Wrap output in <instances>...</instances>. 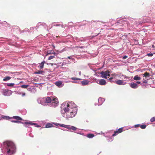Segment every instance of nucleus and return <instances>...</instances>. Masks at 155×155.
Returning <instances> with one entry per match:
<instances>
[{
  "label": "nucleus",
  "mask_w": 155,
  "mask_h": 155,
  "mask_svg": "<svg viewBox=\"0 0 155 155\" xmlns=\"http://www.w3.org/2000/svg\"><path fill=\"white\" fill-rule=\"evenodd\" d=\"M2 150L5 155H13L16 152V147L12 142L6 141L3 142Z\"/></svg>",
  "instance_id": "nucleus-1"
},
{
  "label": "nucleus",
  "mask_w": 155,
  "mask_h": 155,
  "mask_svg": "<svg viewBox=\"0 0 155 155\" xmlns=\"http://www.w3.org/2000/svg\"><path fill=\"white\" fill-rule=\"evenodd\" d=\"M64 127L63 129H61L64 131H75V132L76 133L82 135L83 133L81 132V131L82 130V129H79L76 128L75 127Z\"/></svg>",
  "instance_id": "nucleus-2"
},
{
  "label": "nucleus",
  "mask_w": 155,
  "mask_h": 155,
  "mask_svg": "<svg viewBox=\"0 0 155 155\" xmlns=\"http://www.w3.org/2000/svg\"><path fill=\"white\" fill-rule=\"evenodd\" d=\"M130 128L129 127H123L119 128L117 130L114 131V133L112 134V136L113 137L116 136L123 131L129 129Z\"/></svg>",
  "instance_id": "nucleus-3"
},
{
  "label": "nucleus",
  "mask_w": 155,
  "mask_h": 155,
  "mask_svg": "<svg viewBox=\"0 0 155 155\" xmlns=\"http://www.w3.org/2000/svg\"><path fill=\"white\" fill-rule=\"evenodd\" d=\"M64 105V110L65 113L69 111L70 110L74 107V105H73L71 102H66L62 105Z\"/></svg>",
  "instance_id": "nucleus-4"
},
{
  "label": "nucleus",
  "mask_w": 155,
  "mask_h": 155,
  "mask_svg": "<svg viewBox=\"0 0 155 155\" xmlns=\"http://www.w3.org/2000/svg\"><path fill=\"white\" fill-rule=\"evenodd\" d=\"M12 122H14L17 123H21L22 124H25L26 125H36V124L34 123L31 122L29 121H27L25 122H21L20 121H19L18 120H12Z\"/></svg>",
  "instance_id": "nucleus-5"
},
{
  "label": "nucleus",
  "mask_w": 155,
  "mask_h": 155,
  "mask_svg": "<svg viewBox=\"0 0 155 155\" xmlns=\"http://www.w3.org/2000/svg\"><path fill=\"white\" fill-rule=\"evenodd\" d=\"M100 74L101 75V77L106 79L110 76V72L108 71H102L101 72Z\"/></svg>",
  "instance_id": "nucleus-6"
},
{
  "label": "nucleus",
  "mask_w": 155,
  "mask_h": 155,
  "mask_svg": "<svg viewBox=\"0 0 155 155\" xmlns=\"http://www.w3.org/2000/svg\"><path fill=\"white\" fill-rule=\"evenodd\" d=\"M12 93V91L10 90H5L3 91V94L5 96H9Z\"/></svg>",
  "instance_id": "nucleus-7"
},
{
  "label": "nucleus",
  "mask_w": 155,
  "mask_h": 155,
  "mask_svg": "<svg viewBox=\"0 0 155 155\" xmlns=\"http://www.w3.org/2000/svg\"><path fill=\"white\" fill-rule=\"evenodd\" d=\"M66 113V116L68 118H72L74 117L76 114H74V113L70 111Z\"/></svg>",
  "instance_id": "nucleus-8"
},
{
  "label": "nucleus",
  "mask_w": 155,
  "mask_h": 155,
  "mask_svg": "<svg viewBox=\"0 0 155 155\" xmlns=\"http://www.w3.org/2000/svg\"><path fill=\"white\" fill-rule=\"evenodd\" d=\"M97 83L101 85H104L106 84V82L104 79H100L97 81Z\"/></svg>",
  "instance_id": "nucleus-9"
},
{
  "label": "nucleus",
  "mask_w": 155,
  "mask_h": 155,
  "mask_svg": "<svg viewBox=\"0 0 155 155\" xmlns=\"http://www.w3.org/2000/svg\"><path fill=\"white\" fill-rule=\"evenodd\" d=\"M74 107L70 110V111L74 113V114H76L77 113V108L75 107V105L73 104Z\"/></svg>",
  "instance_id": "nucleus-10"
},
{
  "label": "nucleus",
  "mask_w": 155,
  "mask_h": 155,
  "mask_svg": "<svg viewBox=\"0 0 155 155\" xmlns=\"http://www.w3.org/2000/svg\"><path fill=\"white\" fill-rule=\"evenodd\" d=\"M43 100L44 101H45L46 103H50L52 101L51 99L48 97H44L43 98Z\"/></svg>",
  "instance_id": "nucleus-11"
},
{
  "label": "nucleus",
  "mask_w": 155,
  "mask_h": 155,
  "mask_svg": "<svg viewBox=\"0 0 155 155\" xmlns=\"http://www.w3.org/2000/svg\"><path fill=\"white\" fill-rule=\"evenodd\" d=\"M130 87L133 88H136L138 87V85L136 83H130Z\"/></svg>",
  "instance_id": "nucleus-12"
},
{
  "label": "nucleus",
  "mask_w": 155,
  "mask_h": 155,
  "mask_svg": "<svg viewBox=\"0 0 155 155\" xmlns=\"http://www.w3.org/2000/svg\"><path fill=\"white\" fill-rule=\"evenodd\" d=\"M115 83L119 85H121L122 84H125V83L123 82V81L122 80H119L117 81H115Z\"/></svg>",
  "instance_id": "nucleus-13"
},
{
  "label": "nucleus",
  "mask_w": 155,
  "mask_h": 155,
  "mask_svg": "<svg viewBox=\"0 0 155 155\" xmlns=\"http://www.w3.org/2000/svg\"><path fill=\"white\" fill-rule=\"evenodd\" d=\"M51 101H52V104H54V106H56L58 103V99L57 98L53 99Z\"/></svg>",
  "instance_id": "nucleus-14"
},
{
  "label": "nucleus",
  "mask_w": 155,
  "mask_h": 155,
  "mask_svg": "<svg viewBox=\"0 0 155 155\" xmlns=\"http://www.w3.org/2000/svg\"><path fill=\"white\" fill-rule=\"evenodd\" d=\"M45 62V61H43L41 63H39V65L38 67H39L40 69H42L43 68Z\"/></svg>",
  "instance_id": "nucleus-15"
},
{
  "label": "nucleus",
  "mask_w": 155,
  "mask_h": 155,
  "mask_svg": "<svg viewBox=\"0 0 155 155\" xmlns=\"http://www.w3.org/2000/svg\"><path fill=\"white\" fill-rule=\"evenodd\" d=\"M89 82V81L87 80H84L81 82V83L83 85H86L88 84Z\"/></svg>",
  "instance_id": "nucleus-16"
},
{
  "label": "nucleus",
  "mask_w": 155,
  "mask_h": 155,
  "mask_svg": "<svg viewBox=\"0 0 155 155\" xmlns=\"http://www.w3.org/2000/svg\"><path fill=\"white\" fill-rule=\"evenodd\" d=\"M141 79V78L138 75L135 76L134 78V80H140Z\"/></svg>",
  "instance_id": "nucleus-17"
},
{
  "label": "nucleus",
  "mask_w": 155,
  "mask_h": 155,
  "mask_svg": "<svg viewBox=\"0 0 155 155\" xmlns=\"http://www.w3.org/2000/svg\"><path fill=\"white\" fill-rule=\"evenodd\" d=\"M12 118L14 119H16L18 120H22V119L20 117L18 116H13Z\"/></svg>",
  "instance_id": "nucleus-18"
},
{
  "label": "nucleus",
  "mask_w": 155,
  "mask_h": 155,
  "mask_svg": "<svg viewBox=\"0 0 155 155\" xmlns=\"http://www.w3.org/2000/svg\"><path fill=\"white\" fill-rule=\"evenodd\" d=\"M52 124H53L55 125L56 126H69V125H64L63 124H60L57 123H52Z\"/></svg>",
  "instance_id": "nucleus-19"
},
{
  "label": "nucleus",
  "mask_w": 155,
  "mask_h": 155,
  "mask_svg": "<svg viewBox=\"0 0 155 155\" xmlns=\"http://www.w3.org/2000/svg\"><path fill=\"white\" fill-rule=\"evenodd\" d=\"M94 136V134H87V137L89 138H92Z\"/></svg>",
  "instance_id": "nucleus-20"
},
{
  "label": "nucleus",
  "mask_w": 155,
  "mask_h": 155,
  "mask_svg": "<svg viewBox=\"0 0 155 155\" xmlns=\"http://www.w3.org/2000/svg\"><path fill=\"white\" fill-rule=\"evenodd\" d=\"M62 84V82L61 81H57L55 83V85L58 87L61 85Z\"/></svg>",
  "instance_id": "nucleus-21"
},
{
  "label": "nucleus",
  "mask_w": 155,
  "mask_h": 155,
  "mask_svg": "<svg viewBox=\"0 0 155 155\" xmlns=\"http://www.w3.org/2000/svg\"><path fill=\"white\" fill-rule=\"evenodd\" d=\"M143 76L146 77V78L147 77H149L150 76L149 73H148L147 72H145L143 74Z\"/></svg>",
  "instance_id": "nucleus-22"
},
{
  "label": "nucleus",
  "mask_w": 155,
  "mask_h": 155,
  "mask_svg": "<svg viewBox=\"0 0 155 155\" xmlns=\"http://www.w3.org/2000/svg\"><path fill=\"white\" fill-rule=\"evenodd\" d=\"M113 140L114 138L112 137H108L107 139V140L109 142H111Z\"/></svg>",
  "instance_id": "nucleus-23"
},
{
  "label": "nucleus",
  "mask_w": 155,
  "mask_h": 155,
  "mask_svg": "<svg viewBox=\"0 0 155 155\" xmlns=\"http://www.w3.org/2000/svg\"><path fill=\"white\" fill-rule=\"evenodd\" d=\"M11 77L9 76H7L5 78H4L3 81H6L10 79Z\"/></svg>",
  "instance_id": "nucleus-24"
},
{
  "label": "nucleus",
  "mask_w": 155,
  "mask_h": 155,
  "mask_svg": "<svg viewBox=\"0 0 155 155\" xmlns=\"http://www.w3.org/2000/svg\"><path fill=\"white\" fill-rule=\"evenodd\" d=\"M43 72V71H37L35 72V74H41Z\"/></svg>",
  "instance_id": "nucleus-25"
},
{
  "label": "nucleus",
  "mask_w": 155,
  "mask_h": 155,
  "mask_svg": "<svg viewBox=\"0 0 155 155\" xmlns=\"http://www.w3.org/2000/svg\"><path fill=\"white\" fill-rule=\"evenodd\" d=\"M104 99L103 98H100L98 99L99 102L100 101H101V102L100 103V104H102L104 101Z\"/></svg>",
  "instance_id": "nucleus-26"
},
{
  "label": "nucleus",
  "mask_w": 155,
  "mask_h": 155,
  "mask_svg": "<svg viewBox=\"0 0 155 155\" xmlns=\"http://www.w3.org/2000/svg\"><path fill=\"white\" fill-rule=\"evenodd\" d=\"M29 85H22L21 87L22 88H26Z\"/></svg>",
  "instance_id": "nucleus-27"
},
{
  "label": "nucleus",
  "mask_w": 155,
  "mask_h": 155,
  "mask_svg": "<svg viewBox=\"0 0 155 155\" xmlns=\"http://www.w3.org/2000/svg\"><path fill=\"white\" fill-rule=\"evenodd\" d=\"M14 85H15V84L14 83H8L7 85V86H8L13 87Z\"/></svg>",
  "instance_id": "nucleus-28"
},
{
  "label": "nucleus",
  "mask_w": 155,
  "mask_h": 155,
  "mask_svg": "<svg viewBox=\"0 0 155 155\" xmlns=\"http://www.w3.org/2000/svg\"><path fill=\"white\" fill-rule=\"evenodd\" d=\"M150 121L151 122H153L155 121V117L151 118L150 120Z\"/></svg>",
  "instance_id": "nucleus-29"
},
{
  "label": "nucleus",
  "mask_w": 155,
  "mask_h": 155,
  "mask_svg": "<svg viewBox=\"0 0 155 155\" xmlns=\"http://www.w3.org/2000/svg\"><path fill=\"white\" fill-rule=\"evenodd\" d=\"M71 79L73 80H80L81 79L80 78H72Z\"/></svg>",
  "instance_id": "nucleus-30"
},
{
  "label": "nucleus",
  "mask_w": 155,
  "mask_h": 155,
  "mask_svg": "<svg viewBox=\"0 0 155 155\" xmlns=\"http://www.w3.org/2000/svg\"><path fill=\"white\" fill-rule=\"evenodd\" d=\"M55 57L54 56H50L49 58H48V59L49 60H51V59H52L54 58Z\"/></svg>",
  "instance_id": "nucleus-31"
},
{
  "label": "nucleus",
  "mask_w": 155,
  "mask_h": 155,
  "mask_svg": "<svg viewBox=\"0 0 155 155\" xmlns=\"http://www.w3.org/2000/svg\"><path fill=\"white\" fill-rule=\"evenodd\" d=\"M134 126H146V125L145 124L141 125L140 124H138L135 125H134Z\"/></svg>",
  "instance_id": "nucleus-32"
},
{
  "label": "nucleus",
  "mask_w": 155,
  "mask_h": 155,
  "mask_svg": "<svg viewBox=\"0 0 155 155\" xmlns=\"http://www.w3.org/2000/svg\"><path fill=\"white\" fill-rule=\"evenodd\" d=\"M52 125H53L52 124L50 123H48L46 124L45 126H52Z\"/></svg>",
  "instance_id": "nucleus-33"
},
{
  "label": "nucleus",
  "mask_w": 155,
  "mask_h": 155,
  "mask_svg": "<svg viewBox=\"0 0 155 155\" xmlns=\"http://www.w3.org/2000/svg\"><path fill=\"white\" fill-rule=\"evenodd\" d=\"M143 82V83H147V81L145 79H143L142 81Z\"/></svg>",
  "instance_id": "nucleus-34"
},
{
  "label": "nucleus",
  "mask_w": 155,
  "mask_h": 155,
  "mask_svg": "<svg viewBox=\"0 0 155 155\" xmlns=\"http://www.w3.org/2000/svg\"><path fill=\"white\" fill-rule=\"evenodd\" d=\"M147 55L149 56H152L153 55V53H149L147 54Z\"/></svg>",
  "instance_id": "nucleus-35"
},
{
  "label": "nucleus",
  "mask_w": 155,
  "mask_h": 155,
  "mask_svg": "<svg viewBox=\"0 0 155 155\" xmlns=\"http://www.w3.org/2000/svg\"><path fill=\"white\" fill-rule=\"evenodd\" d=\"M127 58V56H125L123 57V59H125Z\"/></svg>",
  "instance_id": "nucleus-36"
},
{
  "label": "nucleus",
  "mask_w": 155,
  "mask_h": 155,
  "mask_svg": "<svg viewBox=\"0 0 155 155\" xmlns=\"http://www.w3.org/2000/svg\"><path fill=\"white\" fill-rule=\"evenodd\" d=\"M142 129H145L146 128V127H140Z\"/></svg>",
  "instance_id": "nucleus-37"
},
{
  "label": "nucleus",
  "mask_w": 155,
  "mask_h": 155,
  "mask_svg": "<svg viewBox=\"0 0 155 155\" xmlns=\"http://www.w3.org/2000/svg\"><path fill=\"white\" fill-rule=\"evenodd\" d=\"M104 134V136H105V137H106V136H105V133H102V132H101V133H99L98 134Z\"/></svg>",
  "instance_id": "nucleus-38"
},
{
  "label": "nucleus",
  "mask_w": 155,
  "mask_h": 155,
  "mask_svg": "<svg viewBox=\"0 0 155 155\" xmlns=\"http://www.w3.org/2000/svg\"><path fill=\"white\" fill-rule=\"evenodd\" d=\"M141 83L140 82V81H137L136 82V83L137 84H140Z\"/></svg>",
  "instance_id": "nucleus-39"
},
{
  "label": "nucleus",
  "mask_w": 155,
  "mask_h": 155,
  "mask_svg": "<svg viewBox=\"0 0 155 155\" xmlns=\"http://www.w3.org/2000/svg\"><path fill=\"white\" fill-rule=\"evenodd\" d=\"M25 93H22V96H25Z\"/></svg>",
  "instance_id": "nucleus-40"
},
{
  "label": "nucleus",
  "mask_w": 155,
  "mask_h": 155,
  "mask_svg": "<svg viewBox=\"0 0 155 155\" xmlns=\"http://www.w3.org/2000/svg\"><path fill=\"white\" fill-rule=\"evenodd\" d=\"M52 53H50V52H47V54H52Z\"/></svg>",
  "instance_id": "nucleus-41"
},
{
  "label": "nucleus",
  "mask_w": 155,
  "mask_h": 155,
  "mask_svg": "<svg viewBox=\"0 0 155 155\" xmlns=\"http://www.w3.org/2000/svg\"><path fill=\"white\" fill-rule=\"evenodd\" d=\"M31 127H29L28 128V130H31Z\"/></svg>",
  "instance_id": "nucleus-42"
},
{
  "label": "nucleus",
  "mask_w": 155,
  "mask_h": 155,
  "mask_svg": "<svg viewBox=\"0 0 155 155\" xmlns=\"http://www.w3.org/2000/svg\"><path fill=\"white\" fill-rule=\"evenodd\" d=\"M113 78L112 77H111L110 78H109V80H110V81Z\"/></svg>",
  "instance_id": "nucleus-43"
},
{
  "label": "nucleus",
  "mask_w": 155,
  "mask_h": 155,
  "mask_svg": "<svg viewBox=\"0 0 155 155\" xmlns=\"http://www.w3.org/2000/svg\"><path fill=\"white\" fill-rule=\"evenodd\" d=\"M45 127L46 128H49V127Z\"/></svg>",
  "instance_id": "nucleus-44"
},
{
  "label": "nucleus",
  "mask_w": 155,
  "mask_h": 155,
  "mask_svg": "<svg viewBox=\"0 0 155 155\" xmlns=\"http://www.w3.org/2000/svg\"><path fill=\"white\" fill-rule=\"evenodd\" d=\"M79 48H83V47H79Z\"/></svg>",
  "instance_id": "nucleus-45"
},
{
  "label": "nucleus",
  "mask_w": 155,
  "mask_h": 155,
  "mask_svg": "<svg viewBox=\"0 0 155 155\" xmlns=\"http://www.w3.org/2000/svg\"><path fill=\"white\" fill-rule=\"evenodd\" d=\"M152 47H153V48H154V45H152Z\"/></svg>",
  "instance_id": "nucleus-46"
},
{
  "label": "nucleus",
  "mask_w": 155,
  "mask_h": 155,
  "mask_svg": "<svg viewBox=\"0 0 155 155\" xmlns=\"http://www.w3.org/2000/svg\"><path fill=\"white\" fill-rule=\"evenodd\" d=\"M68 58H69V59H70L71 58L70 57H68Z\"/></svg>",
  "instance_id": "nucleus-47"
},
{
  "label": "nucleus",
  "mask_w": 155,
  "mask_h": 155,
  "mask_svg": "<svg viewBox=\"0 0 155 155\" xmlns=\"http://www.w3.org/2000/svg\"><path fill=\"white\" fill-rule=\"evenodd\" d=\"M37 126H40L39 125H37Z\"/></svg>",
  "instance_id": "nucleus-48"
},
{
  "label": "nucleus",
  "mask_w": 155,
  "mask_h": 155,
  "mask_svg": "<svg viewBox=\"0 0 155 155\" xmlns=\"http://www.w3.org/2000/svg\"><path fill=\"white\" fill-rule=\"evenodd\" d=\"M44 128V127H42V128Z\"/></svg>",
  "instance_id": "nucleus-49"
},
{
  "label": "nucleus",
  "mask_w": 155,
  "mask_h": 155,
  "mask_svg": "<svg viewBox=\"0 0 155 155\" xmlns=\"http://www.w3.org/2000/svg\"><path fill=\"white\" fill-rule=\"evenodd\" d=\"M136 127V126H135V127Z\"/></svg>",
  "instance_id": "nucleus-50"
},
{
  "label": "nucleus",
  "mask_w": 155,
  "mask_h": 155,
  "mask_svg": "<svg viewBox=\"0 0 155 155\" xmlns=\"http://www.w3.org/2000/svg\"><path fill=\"white\" fill-rule=\"evenodd\" d=\"M39 127V126H38V127Z\"/></svg>",
  "instance_id": "nucleus-51"
},
{
  "label": "nucleus",
  "mask_w": 155,
  "mask_h": 155,
  "mask_svg": "<svg viewBox=\"0 0 155 155\" xmlns=\"http://www.w3.org/2000/svg\"><path fill=\"white\" fill-rule=\"evenodd\" d=\"M1 145V144L0 143V145Z\"/></svg>",
  "instance_id": "nucleus-52"
}]
</instances>
